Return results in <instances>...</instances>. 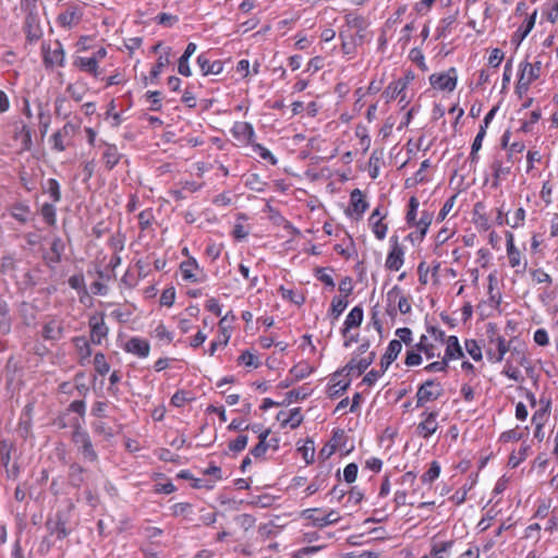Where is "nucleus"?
<instances>
[{"label":"nucleus","instance_id":"1","mask_svg":"<svg viewBox=\"0 0 558 558\" xmlns=\"http://www.w3.org/2000/svg\"><path fill=\"white\" fill-rule=\"evenodd\" d=\"M520 366L523 367L526 373L533 369L526 352L522 348L514 347L510 350V355L506 360L502 374L515 383H522L524 377L520 371Z\"/></svg>","mask_w":558,"mask_h":558},{"label":"nucleus","instance_id":"2","mask_svg":"<svg viewBox=\"0 0 558 558\" xmlns=\"http://www.w3.org/2000/svg\"><path fill=\"white\" fill-rule=\"evenodd\" d=\"M486 338H487V357L492 362H501L509 351V347L506 339L499 335L496 325L489 323L486 326Z\"/></svg>","mask_w":558,"mask_h":558},{"label":"nucleus","instance_id":"3","mask_svg":"<svg viewBox=\"0 0 558 558\" xmlns=\"http://www.w3.org/2000/svg\"><path fill=\"white\" fill-rule=\"evenodd\" d=\"M81 128V119L76 122L69 121L61 129L51 135L52 149L56 151H64L66 147L71 146L72 140Z\"/></svg>","mask_w":558,"mask_h":558},{"label":"nucleus","instance_id":"4","mask_svg":"<svg viewBox=\"0 0 558 558\" xmlns=\"http://www.w3.org/2000/svg\"><path fill=\"white\" fill-rule=\"evenodd\" d=\"M411 304L408 299L402 293L400 287L395 286L387 292V313L390 316H395L397 311L401 314H408L411 312Z\"/></svg>","mask_w":558,"mask_h":558},{"label":"nucleus","instance_id":"5","mask_svg":"<svg viewBox=\"0 0 558 558\" xmlns=\"http://www.w3.org/2000/svg\"><path fill=\"white\" fill-rule=\"evenodd\" d=\"M444 393L442 386L439 381L428 379L424 381L416 391V408H422L428 402L439 399Z\"/></svg>","mask_w":558,"mask_h":558},{"label":"nucleus","instance_id":"6","mask_svg":"<svg viewBox=\"0 0 558 558\" xmlns=\"http://www.w3.org/2000/svg\"><path fill=\"white\" fill-rule=\"evenodd\" d=\"M72 440L77 447L83 459L88 462H96L98 460L97 452L95 451L90 437L87 432L77 427L72 435Z\"/></svg>","mask_w":558,"mask_h":558},{"label":"nucleus","instance_id":"7","mask_svg":"<svg viewBox=\"0 0 558 558\" xmlns=\"http://www.w3.org/2000/svg\"><path fill=\"white\" fill-rule=\"evenodd\" d=\"M44 64L47 68L63 66L65 53L60 41L56 40L41 46Z\"/></svg>","mask_w":558,"mask_h":558},{"label":"nucleus","instance_id":"8","mask_svg":"<svg viewBox=\"0 0 558 558\" xmlns=\"http://www.w3.org/2000/svg\"><path fill=\"white\" fill-rule=\"evenodd\" d=\"M458 75L454 68H450L447 72L435 73L429 77L430 85L439 90L452 92L457 86Z\"/></svg>","mask_w":558,"mask_h":558},{"label":"nucleus","instance_id":"9","mask_svg":"<svg viewBox=\"0 0 558 558\" xmlns=\"http://www.w3.org/2000/svg\"><path fill=\"white\" fill-rule=\"evenodd\" d=\"M90 328V341L94 344H100L107 338L109 328L105 323L104 315H94L88 322Z\"/></svg>","mask_w":558,"mask_h":558},{"label":"nucleus","instance_id":"10","mask_svg":"<svg viewBox=\"0 0 558 558\" xmlns=\"http://www.w3.org/2000/svg\"><path fill=\"white\" fill-rule=\"evenodd\" d=\"M422 421L416 427L417 434L423 438H429L438 428L437 417L438 412H423L421 414Z\"/></svg>","mask_w":558,"mask_h":558},{"label":"nucleus","instance_id":"11","mask_svg":"<svg viewBox=\"0 0 558 558\" xmlns=\"http://www.w3.org/2000/svg\"><path fill=\"white\" fill-rule=\"evenodd\" d=\"M374 352H369L365 356L354 355L347 364V366L343 368V371H347L348 375L355 374L356 376H360L374 362Z\"/></svg>","mask_w":558,"mask_h":558},{"label":"nucleus","instance_id":"12","mask_svg":"<svg viewBox=\"0 0 558 558\" xmlns=\"http://www.w3.org/2000/svg\"><path fill=\"white\" fill-rule=\"evenodd\" d=\"M25 32L26 37L31 43L39 40L43 36V28L40 26L39 17L36 11H33V9H31V11L27 12V16L25 20Z\"/></svg>","mask_w":558,"mask_h":558},{"label":"nucleus","instance_id":"13","mask_svg":"<svg viewBox=\"0 0 558 558\" xmlns=\"http://www.w3.org/2000/svg\"><path fill=\"white\" fill-rule=\"evenodd\" d=\"M82 16V10L77 5H69L64 12L58 15L57 22L61 27L72 28L81 22Z\"/></svg>","mask_w":558,"mask_h":558},{"label":"nucleus","instance_id":"14","mask_svg":"<svg viewBox=\"0 0 558 558\" xmlns=\"http://www.w3.org/2000/svg\"><path fill=\"white\" fill-rule=\"evenodd\" d=\"M123 348L128 353H131L142 359L147 357L150 351L149 342L138 337H133L129 339Z\"/></svg>","mask_w":558,"mask_h":558},{"label":"nucleus","instance_id":"15","mask_svg":"<svg viewBox=\"0 0 558 558\" xmlns=\"http://www.w3.org/2000/svg\"><path fill=\"white\" fill-rule=\"evenodd\" d=\"M391 240H393V245L386 258V267L390 270L397 271L403 265L404 252L402 247L399 245L397 238H392Z\"/></svg>","mask_w":558,"mask_h":558},{"label":"nucleus","instance_id":"16","mask_svg":"<svg viewBox=\"0 0 558 558\" xmlns=\"http://www.w3.org/2000/svg\"><path fill=\"white\" fill-rule=\"evenodd\" d=\"M536 12L525 19L524 23L514 32L511 43L518 48L535 25Z\"/></svg>","mask_w":558,"mask_h":558},{"label":"nucleus","instance_id":"17","mask_svg":"<svg viewBox=\"0 0 558 558\" xmlns=\"http://www.w3.org/2000/svg\"><path fill=\"white\" fill-rule=\"evenodd\" d=\"M232 132L236 140L246 144H252L255 137L254 129L248 122L235 123Z\"/></svg>","mask_w":558,"mask_h":558},{"label":"nucleus","instance_id":"18","mask_svg":"<svg viewBox=\"0 0 558 558\" xmlns=\"http://www.w3.org/2000/svg\"><path fill=\"white\" fill-rule=\"evenodd\" d=\"M43 337L46 340L57 341L63 337V324L61 320L52 318L44 325Z\"/></svg>","mask_w":558,"mask_h":558},{"label":"nucleus","instance_id":"19","mask_svg":"<svg viewBox=\"0 0 558 558\" xmlns=\"http://www.w3.org/2000/svg\"><path fill=\"white\" fill-rule=\"evenodd\" d=\"M122 158L118 147L112 144H105L102 151V161L108 170L113 169Z\"/></svg>","mask_w":558,"mask_h":558},{"label":"nucleus","instance_id":"20","mask_svg":"<svg viewBox=\"0 0 558 558\" xmlns=\"http://www.w3.org/2000/svg\"><path fill=\"white\" fill-rule=\"evenodd\" d=\"M75 345L78 362L81 365H87L90 362L92 349L88 340L85 337H75L73 339Z\"/></svg>","mask_w":558,"mask_h":558},{"label":"nucleus","instance_id":"21","mask_svg":"<svg viewBox=\"0 0 558 558\" xmlns=\"http://www.w3.org/2000/svg\"><path fill=\"white\" fill-rule=\"evenodd\" d=\"M197 63L201 68V71L203 75H210V74H220L223 70V64L221 61H214L210 62V60L205 54H199L197 57Z\"/></svg>","mask_w":558,"mask_h":558},{"label":"nucleus","instance_id":"22","mask_svg":"<svg viewBox=\"0 0 558 558\" xmlns=\"http://www.w3.org/2000/svg\"><path fill=\"white\" fill-rule=\"evenodd\" d=\"M362 322H363L362 307H360V306L353 307L345 317V320L343 324V329H342V335L344 337H347V333L350 331V329L359 327L362 324Z\"/></svg>","mask_w":558,"mask_h":558},{"label":"nucleus","instance_id":"23","mask_svg":"<svg viewBox=\"0 0 558 558\" xmlns=\"http://www.w3.org/2000/svg\"><path fill=\"white\" fill-rule=\"evenodd\" d=\"M463 356L462 348L459 343V340L456 336H449L446 339V351L444 360L447 362L451 360H458Z\"/></svg>","mask_w":558,"mask_h":558},{"label":"nucleus","instance_id":"24","mask_svg":"<svg viewBox=\"0 0 558 558\" xmlns=\"http://www.w3.org/2000/svg\"><path fill=\"white\" fill-rule=\"evenodd\" d=\"M541 65L539 61L535 63L524 62L520 64V76L524 77L526 82L533 83L539 77L541 74Z\"/></svg>","mask_w":558,"mask_h":558},{"label":"nucleus","instance_id":"25","mask_svg":"<svg viewBox=\"0 0 558 558\" xmlns=\"http://www.w3.org/2000/svg\"><path fill=\"white\" fill-rule=\"evenodd\" d=\"M227 320H228V315H225L220 319L219 329H220V332L222 333V338L215 340L210 343L209 351H208L209 355H214L219 345L225 347L228 344L231 335H230V331L228 330V326L226 324Z\"/></svg>","mask_w":558,"mask_h":558},{"label":"nucleus","instance_id":"26","mask_svg":"<svg viewBox=\"0 0 558 558\" xmlns=\"http://www.w3.org/2000/svg\"><path fill=\"white\" fill-rule=\"evenodd\" d=\"M339 374H335L331 378V384L328 387V395L331 398L338 397L343 393L350 386V379L339 378Z\"/></svg>","mask_w":558,"mask_h":558},{"label":"nucleus","instance_id":"27","mask_svg":"<svg viewBox=\"0 0 558 558\" xmlns=\"http://www.w3.org/2000/svg\"><path fill=\"white\" fill-rule=\"evenodd\" d=\"M350 202L353 207V210L357 215L364 214L366 211V209L368 208V204L364 199V195L359 189H355L351 192Z\"/></svg>","mask_w":558,"mask_h":558},{"label":"nucleus","instance_id":"28","mask_svg":"<svg viewBox=\"0 0 558 558\" xmlns=\"http://www.w3.org/2000/svg\"><path fill=\"white\" fill-rule=\"evenodd\" d=\"M72 113V107L65 96H58L54 100V114L61 119H68Z\"/></svg>","mask_w":558,"mask_h":558},{"label":"nucleus","instance_id":"29","mask_svg":"<svg viewBox=\"0 0 558 558\" xmlns=\"http://www.w3.org/2000/svg\"><path fill=\"white\" fill-rule=\"evenodd\" d=\"M198 268V265L195 259L185 260L181 264L180 269L182 274V278L184 280L191 282H198V278L195 274V270Z\"/></svg>","mask_w":558,"mask_h":558},{"label":"nucleus","instance_id":"30","mask_svg":"<svg viewBox=\"0 0 558 558\" xmlns=\"http://www.w3.org/2000/svg\"><path fill=\"white\" fill-rule=\"evenodd\" d=\"M416 349L420 353H424L426 359H434L440 355L438 348L433 343L427 342V337L424 335L421 337L420 342L416 344Z\"/></svg>","mask_w":558,"mask_h":558},{"label":"nucleus","instance_id":"31","mask_svg":"<svg viewBox=\"0 0 558 558\" xmlns=\"http://www.w3.org/2000/svg\"><path fill=\"white\" fill-rule=\"evenodd\" d=\"M453 544L452 541L435 543L430 551L432 558H449Z\"/></svg>","mask_w":558,"mask_h":558},{"label":"nucleus","instance_id":"32","mask_svg":"<svg viewBox=\"0 0 558 558\" xmlns=\"http://www.w3.org/2000/svg\"><path fill=\"white\" fill-rule=\"evenodd\" d=\"M345 23L349 27L357 29V32H364L368 26L367 21L362 15L356 13H348L344 16Z\"/></svg>","mask_w":558,"mask_h":558},{"label":"nucleus","instance_id":"33","mask_svg":"<svg viewBox=\"0 0 558 558\" xmlns=\"http://www.w3.org/2000/svg\"><path fill=\"white\" fill-rule=\"evenodd\" d=\"M507 256H508L509 265L512 268L521 267V269H518L517 272L525 271V269L527 267V262L525 259L524 260L522 259V254L519 251V248L508 252Z\"/></svg>","mask_w":558,"mask_h":558},{"label":"nucleus","instance_id":"34","mask_svg":"<svg viewBox=\"0 0 558 558\" xmlns=\"http://www.w3.org/2000/svg\"><path fill=\"white\" fill-rule=\"evenodd\" d=\"M485 135H486V130L484 128H480V130L473 141L472 148H471L470 159L472 162H475L478 159L477 153L482 148V143H483Z\"/></svg>","mask_w":558,"mask_h":558},{"label":"nucleus","instance_id":"35","mask_svg":"<svg viewBox=\"0 0 558 558\" xmlns=\"http://www.w3.org/2000/svg\"><path fill=\"white\" fill-rule=\"evenodd\" d=\"M76 63L82 70L93 74L94 76L98 75L97 58H78Z\"/></svg>","mask_w":558,"mask_h":558},{"label":"nucleus","instance_id":"36","mask_svg":"<svg viewBox=\"0 0 558 558\" xmlns=\"http://www.w3.org/2000/svg\"><path fill=\"white\" fill-rule=\"evenodd\" d=\"M492 168L494 172L493 174L495 179V185H497V182L505 179L510 172V167L504 166L502 161L497 158L494 160Z\"/></svg>","mask_w":558,"mask_h":558},{"label":"nucleus","instance_id":"37","mask_svg":"<svg viewBox=\"0 0 558 558\" xmlns=\"http://www.w3.org/2000/svg\"><path fill=\"white\" fill-rule=\"evenodd\" d=\"M16 140L20 141L21 150H27L31 148L32 135L26 125H22L20 131L16 133Z\"/></svg>","mask_w":558,"mask_h":558},{"label":"nucleus","instance_id":"38","mask_svg":"<svg viewBox=\"0 0 558 558\" xmlns=\"http://www.w3.org/2000/svg\"><path fill=\"white\" fill-rule=\"evenodd\" d=\"M47 525L50 533L56 535L59 539L64 538L69 534L65 522L61 521L60 518H58L56 522H48Z\"/></svg>","mask_w":558,"mask_h":558},{"label":"nucleus","instance_id":"39","mask_svg":"<svg viewBox=\"0 0 558 558\" xmlns=\"http://www.w3.org/2000/svg\"><path fill=\"white\" fill-rule=\"evenodd\" d=\"M46 192L49 194L53 203H58L61 199L60 185L56 179L47 180Z\"/></svg>","mask_w":558,"mask_h":558},{"label":"nucleus","instance_id":"40","mask_svg":"<svg viewBox=\"0 0 558 558\" xmlns=\"http://www.w3.org/2000/svg\"><path fill=\"white\" fill-rule=\"evenodd\" d=\"M169 63H170L169 52L159 56V58L157 59V63L150 71V78L151 80L158 78V76L162 72L163 68H166Z\"/></svg>","mask_w":558,"mask_h":558},{"label":"nucleus","instance_id":"41","mask_svg":"<svg viewBox=\"0 0 558 558\" xmlns=\"http://www.w3.org/2000/svg\"><path fill=\"white\" fill-rule=\"evenodd\" d=\"M312 372L313 367L305 362L299 363L291 368V374L296 379H303L307 377Z\"/></svg>","mask_w":558,"mask_h":558},{"label":"nucleus","instance_id":"42","mask_svg":"<svg viewBox=\"0 0 558 558\" xmlns=\"http://www.w3.org/2000/svg\"><path fill=\"white\" fill-rule=\"evenodd\" d=\"M405 87H407V83L404 81L399 80V81L391 83L387 87L386 94L389 99H395L402 94V92L405 89Z\"/></svg>","mask_w":558,"mask_h":558},{"label":"nucleus","instance_id":"43","mask_svg":"<svg viewBox=\"0 0 558 558\" xmlns=\"http://www.w3.org/2000/svg\"><path fill=\"white\" fill-rule=\"evenodd\" d=\"M299 451L302 453L306 464H310L314 461L315 446L313 440H306L305 444L299 448Z\"/></svg>","mask_w":558,"mask_h":558},{"label":"nucleus","instance_id":"44","mask_svg":"<svg viewBox=\"0 0 558 558\" xmlns=\"http://www.w3.org/2000/svg\"><path fill=\"white\" fill-rule=\"evenodd\" d=\"M433 220V215L429 213H423L421 219L414 222L412 226H416L420 231V239H423L427 232L428 227Z\"/></svg>","mask_w":558,"mask_h":558},{"label":"nucleus","instance_id":"45","mask_svg":"<svg viewBox=\"0 0 558 558\" xmlns=\"http://www.w3.org/2000/svg\"><path fill=\"white\" fill-rule=\"evenodd\" d=\"M464 344H465L466 352L471 355V357L474 361L482 360V357H483L482 348L478 345V343L475 340H473V339L465 340Z\"/></svg>","mask_w":558,"mask_h":558},{"label":"nucleus","instance_id":"46","mask_svg":"<svg viewBox=\"0 0 558 558\" xmlns=\"http://www.w3.org/2000/svg\"><path fill=\"white\" fill-rule=\"evenodd\" d=\"M94 366L98 374L106 375L110 371V366L106 361L104 353H96L94 356Z\"/></svg>","mask_w":558,"mask_h":558},{"label":"nucleus","instance_id":"47","mask_svg":"<svg viewBox=\"0 0 558 558\" xmlns=\"http://www.w3.org/2000/svg\"><path fill=\"white\" fill-rule=\"evenodd\" d=\"M440 474V465L437 461L430 463L429 469L422 475L423 483H433Z\"/></svg>","mask_w":558,"mask_h":558},{"label":"nucleus","instance_id":"48","mask_svg":"<svg viewBox=\"0 0 558 558\" xmlns=\"http://www.w3.org/2000/svg\"><path fill=\"white\" fill-rule=\"evenodd\" d=\"M530 275L533 279V281L537 284L541 283H547L550 284L553 282V279L549 274H547L544 269L537 268V269H531Z\"/></svg>","mask_w":558,"mask_h":558},{"label":"nucleus","instance_id":"49","mask_svg":"<svg viewBox=\"0 0 558 558\" xmlns=\"http://www.w3.org/2000/svg\"><path fill=\"white\" fill-rule=\"evenodd\" d=\"M303 421L300 408L289 410V416H287L286 425L291 428H296Z\"/></svg>","mask_w":558,"mask_h":558},{"label":"nucleus","instance_id":"50","mask_svg":"<svg viewBox=\"0 0 558 558\" xmlns=\"http://www.w3.org/2000/svg\"><path fill=\"white\" fill-rule=\"evenodd\" d=\"M369 226L372 228L373 233L378 240H384L387 234L388 226L383 222V220L377 219L374 221H369Z\"/></svg>","mask_w":558,"mask_h":558},{"label":"nucleus","instance_id":"51","mask_svg":"<svg viewBox=\"0 0 558 558\" xmlns=\"http://www.w3.org/2000/svg\"><path fill=\"white\" fill-rule=\"evenodd\" d=\"M40 214L48 225L53 226L56 223V208L53 205L44 204Z\"/></svg>","mask_w":558,"mask_h":558},{"label":"nucleus","instance_id":"52","mask_svg":"<svg viewBox=\"0 0 558 558\" xmlns=\"http://www.w3.org/2000/svg\"><path fill=\"white\" fill-rule=\"evenodd\" d=\"M548 407H549V402L547 401L545 408L537 410L533 414L532 424H534L535 426H544V424L548 417Z\"/></svg>","mask_w":558,"mask_h":558},{"label":"nucleus","instance_id":"53","mask_svg":"<svg viewBox=\"0 0 558 558\" xmlns=\"http://www.w3.org/2000/svg\"><path fill=\"white\" fill-rule=\"evenodd\" d=\"M454 22L456 19L453 16H447L442 19L439 26L437 27L438 37H446V35L451 32Z\"/></svg>","mask_w":558,"mask_h":558},{"label":"nucleus","instance_id":"54","mask_svg":"<svg viewBox=\"0 0 558 558\" xmlns=\"http://www.w3.org/2000/svg\"><path fill=\"white\" fill-rule=\"evenodd\" d=\"M64 250V244L61 239L57 238L51 243V254L50 260L53 263H58L61 258V255Z\"/></svg>","mask_w":558,"mask_h":558},{"label":"nucleus","instance_id":"55","mask_svg":"<svg viewBox=\"0 0 558 558\" xmlns=\"http://www.w3.org/2000/svg\"><path fill=\"white\" fill-rule=\"evenodd\" d=\"M172 514L185 517L192 513V506L189 502H178L171 507Z\"/></svg>","mask_w":558,"mask_h":558},{"label":"nucleus","instance_id":"56","mask_svg":"<svg viewBox=\"0 0 558 558\" xmlns=\"http://www.w3.org/2000/svg\"><path fill=\"white\" fill-rule=\"evenodd\" d=\"M248 441V437L246 435H239L234 440L230 441L229 449L233 452L242 451Z\"/></svg>","mask_w":558,"mask_h":558},{"label":"nucleus","instance_id":"57","mask_svg":"<svg viewBox=\"0 0 558 558\" xmlns=\"http://www.w3.org/2000/svg\"><path fill=\"white\" fill-rule=\"evenodd\" d=\"M65 90L70 95V97L76 102L82 101L84 98V88L78 87L76 84H69Z\"/></svg>","mask_w":558,"mask_h":558},{"label":"nucleus","instance_id":"58","mask_svg":"<svg viewBox=\"0 0 558 558\" xmlns=\"http://www.w3.org/2000/svg\"><path fill=\"white\" fill-rule=\"evenodd\" d=\"M348 306V301L343 298H333L331 302V311L335 317H339Z\"/></svg>","mask_w":558,"mask_h":558},{"label":"nucleus","instance_id":"59","mask_svg":"<svg viewBox=\"0 0 558 558\" xmlns=\"http://www.w3.org/2000/svg\"><path fill=\"white\" fill-rule=\"evenodd\" d=\"M340 515L337 511L330 510L327 514L322 517L320 522H318V527H325L331 524L339 522Z\"/></svg>","mask_w":558,"mask_h":558},{"label":"nucleus","instance_id":"60","mask_svg":"<svg viewBox=\"0 0 558 558\" xmlns=\"http://www.w3.org/2000/svg\"><path fill=\"white\" fill-rule=\"evenodd\" d=\"M402 350V344L400 343V340H391L388 344V348L386 350L385 355L388 356V359L396 360L399 355V353Z\"/></svg>","mask_w":558,"mask_h":558},{"label":"nucleus","instance_id":"61","mask_svg":"<svg viewBox=\"0 0 558 558\" xmlns=\"http://www.w3.org/2000/svg\"><path fill=\"white\" fill-rule=\"evenodd\" d=\"M357 465L355 463H349L343 470V478L347 483L351 484L355 482L357 476Z\"/></svg>","mask_w":558,"mask_h":558},{"label":"nucleus","instance_id":"62","mask_svg":"<svg viewBox=\"0 0 558 558\" xmlns=\"http://www.w3.org/2000/svg\"><path fill=\"white\" fill-rule=\"evenodd\" d=\"M254 151L257 153L260 158L270 161L271 165L277 163V158L266 147L256 144L254 145Z\"/></svg>","mask_w":558,"mask_h":558},{"label":"nucleus","instance_id":"63","mask_svg":"<svg viewBox=\"0 0 558 558\" xmlns=\"http://www.w3.org/2000/svg\"><path fill=\"white\" fill-rule=\"evenodd\" d=\"M524 219H525V210L523 208H518L511 220H508V225H510L511 228H519L520 226L523 225L524 222Z\"/></svg>","mask_w":558,"mask_h":558},{"label":"nucleus","instance_id":"64","mask_svg":"<svg viewBox=\"0 0 558 558\" xmlns=\"http://www.w3.org/2000/svg\"><path fill=\"white\" fill-rule=\"evenodd\" d=\"M397 340H400V343H405L409 345L412 342V331L408 327L398 328L396 330Z\"/></svg>","mask_w":558,"mask_h":558}]
</instances>
